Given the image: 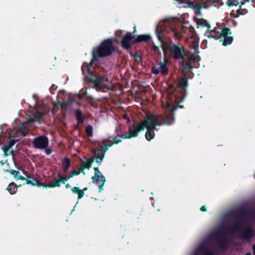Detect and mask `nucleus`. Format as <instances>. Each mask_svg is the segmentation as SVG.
<instances>
[{
    "instance_id": "nucleus-1",
    "label": "nucleus",
    "mask_w": 255,
    "mask_h": 255,
    "mask_svg": "<svg viewBox=\"0 0 255 255\" xmlns=\"http://www.w3.org/2000/svg\"><path fill=\"white\" fill-rule=\"evenodd\" d=\"M188 29L189 32H191L194 30V27L190 26L187 27L183 24H179L178 28L174 26V23L165 21L163 23H159L156 26L155 29V33L158 39L160 41L161 44V48L165 56L166 52L169 50V47L171 46V44H168L164 40V36L165 33H169L172 32L174 34V37L177 39L181 38L182 35L181 32L185 33L186 30Z\"/></svg>"
},
{
    "instance_id": "nucleus-2",
    "label": "nucleus",
    "mask_w": 255,
    "mask_h": 255,
    "mask_svg": "<svg viewBox=\"0 0 255 255\" xmlns=\"http://www.w3.org/2000/svg\"><path fill=\"white\" fill-rule=\"evenodd\" d=\"M116 40L114 38H110L103 40L97 47H94L92 51V58L88 66H92L94 62L97 61L99 58H103L111 56L114 51H117V47L114 42Z\"/></svg>"
},
{
    "instance_id": "nucleus-3",
    "label": "nucleus",
    "mask_w": 255,
    "mask_h": 255,
    "mask_svg": "<svg viewBox=\"0 0 255 255\" xmlns=\"http://www.w3.org/2000/svg\"><path fill=\"white\" fill-rule=\"evenodd\" d=\"M233 217L234 224L230 228L224 227L222 231H227L230 234H234L238 232L242 226V217H247L249 215L247 210L244 207L239 208L231 213Z\"/></svg>"
},
{
    "instance_id": "nucleus-4",
    "label": "nucleus",
    "mask_w": 255,
    "mask_h": 255,
    "mask_svg": "<svg viewBox=\"0 0 255 255\" xmlns=\"http://www.w3.org/2000/svg\"><path fill=\"white\" fill-rule=\"evenodd\" d=\"M43 117L44 115L42 113L39 112H36L33 118H30L28 120L22 123L17 128H14V129L11 131L9 134L10 136L12 137L15 138V136L14 135V134L15 133H20L23 136H25L27 134V132L25 130L30 129L31 123L33 122H39V123H41L44 121Z\"/></svg>"
},
{
    "instance_id": "nucleus-5",
    "label": "nucleus",
    "mask_w": 255,
    "mask_h": 255,
    "mask_svg": "<svg viewBox=\"0 0 255 255\" xmlns=\"http://www.w3.org/2000/svg\"><path fill=\"white\" fill-rule=\"evenodd\" d=\"M174 121V116L173 111L165 116L152 114L146 117L147 124L154 125L156 127L162 125L170 126L173 123Z\"/></svg>"
},
{
    "instance_id": "nucleus-6",
    "label": "nucleus",
    "mask_w": 255,
    "mask_h": 255,
    "mask_svg": "<svg viewBox=\"0 0 255 255\" xmlns=\"http://www.w3.org/2000/svg\"><path fill=\"white\" fill-rule=\"evenodd\" d=\"M58 177L59 179H54V180L51 181L48 184H46L45 183L41 184L40 182L34 177L27 176L26 178V183L27 184H30L34 186H41L42 185L45 187H48L50 188H54L56 187H59L61 185V183H64V176H62L59 174Z\"/></svg>"
},
{
    "instance_id": "nucleus-7",
    "label": "nucleus",
    "mask_w": 255,
    "mask_h": 255,
    "mask_svg": "<svg viewBox=\"0 0 255 255\" xmlns=\"http://www.w3.org/2000/svg\"><path fill=\"white\" fill-rule=\"evenodd\" d=\"M170 56L174 60H183L185 55H187V50L184 46L179 44L172 43L169 47Z\"/></svg>"
},
{
    "instance_id": "nucleus-8",
    "label": "nucleus",
    "mask_w": 255,
    "mask_h": 255,
    "mask_svg": "<svg viewBox=\"0 0 255 255\" xmlns=\"http://www.w3.org/2000/svg\"><path fill=\"white\" fill-rule=\"evenodd\" d=\"M147 122H146V118L143 121H140L136 123H134L133 125V130L129 128L128 134H125L124 137L125 138H131L132 137H136L138 136V133L145 129L146 128Z\"/></svg>"
},
{
    "instance_id": "nucleus-9",
    "label": "nucleus",
    "mask_w": 255,
    "mask_h": 255,
    "mask_svg": "<svg viewBox=\"0 0 255 255\" xmlns=\"http://www.w3.org/2000/svg\"><path fill=\"white\" fill-rule=\"evenodd\" d=\"M94 176H92V182L99 184V192H101L103 190V186L106 182L105 177L102 174L98 167H94Z\"/></svg>"
},
{
    "instance_id": "nucleus-10",
    "label": "nucleus",
    "mask_w": 255,
    "mask_h": 255,
    "mask_svg": "<svg viewBox=\"0 0 255 255\" xmlns=\"http://www.w3.org/2000/svg\"><path fill=\"white\" fill-rule=\"evenodd\" d=\"M48 138L45 135L37 137L33 140V146L38 149L46 148L48 146Z\"/></svg>"
},
{
    "instance_id": "nucleus-11",
    "label": "nucleus",
    "mask_w": 255,
    "mask_h": 255,
    "mask_svg": "<svg viewBox=\"0 0 255 255\" xmlns=\"http://www.w3.org/2000/svg\"><path fill=\"white\" fill-rule=\"evenodd\" d=\"M134 39V36H133L131 32H127L121 41L122 47L127 50L129 49L132 46V44L135 43Z\"/></svg>"
},
{
    "instance_id": "nucleus-12",
    "label": "nucleus",
    "mask_w": 255,
    "mask_h": 255,
    "mask_svg": "<svg viewBox=\"0 0 255 255\" xmlns=\"http://www.w3.org/2000/svg\"><path fill=\"white\" fill-rule=\"evenodd\" d=\"M52 113L54 115L59 116L60 118L64 117V99L57 100V101L53 104Z\"/></svg>"
},
{
    "instance_id": "nucleus-13",
    "label": "nucleus",
    "mask_w": 255,
    "mask_h": 255,
    "mask_svg": "<svg viewBox=\"0 0 255 255\" xmlns=\"http://www.w3.org/2000/svg\"><path fill=\"white\" fill-rule=\"evenodd\" d=\"M255 232L253 227L248 226L244 230H242L240 238L243 240L249 242L255 237Z\"/></svg>"
},
{
    "instance_id": "nucleus-14",
    "label": "nucleus",
    "mask_w": 255,
    "mask_h": 255,
    "mask_svg": "<svg viewBox=\"0 0 255 255\" xmlns=\"http://www.w3.org/2000/svg\"><path fill=\"white\" fill-rule=\"evenodd\" d=\"M213 236L216 239L221 249L223 250H227L228 246L227 241L225 237L223 235H221L218 232H215Z\"/></svg>"
},
{
    "instance_id": "nucleus-15",
    "label": "nucleus",
    "mask_w": 255,
    "mask_h": 255,
    "mask_svg": "<svg viewBox=\"0 0 255 255\" xmlns=\"http://www.w3.org/2000/svg\"><path fill=\"white\" fill-rule=\"evenodd\" d=\"M94 160L95 159V161L98 163L101 164L104 159L105 157L104 152H103L101 148H96L93 150Z\"/></svg>"
},
{
    "instance_id": "nucleus-16",
    "label": "nucleus",
    "mask_w": 255,
    "mask_h": 255,
    "mask_svg": "<svg viewBox=\"0 0 255 255\" xmlns=\"http://www.w3.org/2000/svg\"><path fill=\"white\" fill-rule=\"evenodd\" d=\"M189 6L191 7L196 15L201 14V10L203 8H206L207 7L206 3H194V2H190L189 3Z\"/></svg>"
},
{
    "instance_id": "nucleus-17",
    "label": "nucleus",
    "mask_w": 255,
    "mask_h": 255,
    "mask_svg": "<svg viewBox=\"0 0 255 255\" xmlns=\"http://www.w3.org/2000/svg\"><path fill=\"white\" fill-rule=\"evenodd\" d=\"M115 133L116 135L114 136L112 141H117V144L120 143L122 141V139H126L124 137L125 135H123L121 126L119 125L117 126L115 130Z\"/></svg>"
},
{
    "instance_id": "nucleus-18",
    "label": "nucleus",
    "mask_w": 255,
    "mask_h": 255,
    "mask_svg": "<svg viewBox=\"0 0 255 255\" xmlns=\"http://www.w3.org/2000/svg\"><path fill=\"white\" fill-rule=\"evenodd\" d=\"M94 162V158L90 157L86 159L85 161H82L81 164V167L80 168L82 172L85 174L84 170L85 169H90L91 167L92 164Z\"/></svg>"
},
{
    "instance_id": "nucleus-19",
    "label": "nucleus",
    "mask_w": 255,
    "mask_h": 255,
    "mask_svg": "<svg viewBox=\"0 0 255 255\" xmlns=\"http://www.w3.org/2000/svg\"><path fill=\"white\" fill-rule=\"evenodd\" d=\"M181 65L183 66V72L185 75L187 74L190 72V70L194 68L191 62L188 60L185 61L184 59L182 60Z\"/></svg>"
},
{
    "instance_id": "nucleus-20",
    "label": "nucleus",
    "mask_w": 255,
    "mask_h": 255,
    "mask_svg": "<svg viewBox=\"0 0 255 255\" xmlns=\"http://www.w3.org/2000/svg\"><path fill=\"white\" fill-rule=\"evenodd\" d=\"M6 163V168H4L3 171L4 172H8L13 175L15 178H17V175L19 173L18 171L14 170L13 169H9V164L7 162V160H5V161L1 160L0 161V163L1 166H3V164Z\"/></svg>"
},
{
    "instance_id": "nucleus-21",
    "label": "nucleus",
    "mask_w": 255,
    "mask_h": 255,
    "mask_svg": "<svg viewBox=\"0 0 255 255\" xmlns=\"http://www.w3.org/2000/svg\"><path fill=\"white\" fill-rule=\"evenodd\" d=\"M151 39V37L149 35H139L137 36L136 38L134 37V42L135 43H140L143 41L148 42L149 41H150Z\"/></svg>"
},
{
    "instance_id": "nucleus-22",
    "label": "nucleus",
    "mask_w": 255,
    "mask_h": 255,
    "mask_svg": "<svg viewBox=\"0 0 255 255\" xmlns=\"http://www.w3.org/2000/svg\"><path fill=\"white\" fill-rule=\"evenodd\" d=\"M104 80V78L103 77H98L95 78H92L89 79V81L94 84L96 88H101L103 86L102 83Z\"/></svg>"
},
{
    "instance_id": "nucleus-23",
    "label": "nucleus",
    "mask_w": 255,
    "mask_h": 255,
    "mask_svg": "<svg viewBox=\"0 0 255 255\" xmlns=\"http://www.w3.org/2000/svg\"><path fill=\"white\" fill-rule=\"evenodd\" d=\"M165 62H163L160 61L159 63V70L161 73L163 75H166L168 73L169 69L165 63L167 61V59L166 58H164Z\"/></svg>"
},
{
    "instance_id": "nucleus-24",
    "label": "nucleus",
    "mask_w": 255,
    "mask_h": 255,
    "mask_svg": "<svg viewBox=\"0 0 255 255\" xmlns=\"http://www.w3.org/2000/svg\"><path fill=\"white\" fill-rule=\"evenodd\" d=\"M188 86V79L186 77H181L178 81L177 87L185 90Z\"/></svg>"
},
{
    "instance_id": "nucleus-25",
    "label": "nucleus",
    "mask_w": 255,
    "mask_h": 255,
    "mask_svg": "<svg viewBox=\"0 0 255 255\" xmlns=\"http://www.w3.org/2000/svg\"><path fill=\"white\" fill-rule=\"evenodd\" d=\"M75 115L78 124H82L84 123L85 117L80 109H77L75 111Z\"/></svg>"
},
{
    "instance_id": "nucleus-26",
    "label": "nucleus",
    "mask_w": 255,
    "mask_h": 255,
    "mask_svg": "<svg viewBox=\"0 0 255 255\" xmlns=\"http://www.w3.org/2000/svg\"><path fill=\"white\" fill-rule=\"evenodd\" d=\"M17 186L13 182L10 183L6 188V190H7L11 195L15 193L17 191Z\"/></svg>"
},
{
    "instance_id": "nucleus-27",
    "label": "nucleus",
    "mask_w": 255,
    "mask_h": 255,
    "mask_svg": "<svg viewBox=\"0 0 255 255\" xmlns=\"http://www.w3.org/2000/svg\"><path fill=\"white\" fill-rule=\"evenodd\" d=\"M249 0H241V2H240L241 3V5H240V8L238 9L237 11H236V17H239V15H243V14H246L247 12V10L246 9H242L241 8V6L243 4H244L246 1H249Z\"/></svg>"
},
{
    "instance_id": "nucleus-28",
    "label": "nucleus",
    "mask_w": 255,
    "mask_h": 255,
    "mask_svg": "<svg viewBox=\"0 0 255 255\" xmlns=\"http://www.w3.org/2000/svg\"><path fill=\"white\" fill-rule=\"evenodd\" d=\"M81 172H82V171H81L80 168L73 170L68 175H65V181H68L74 176L79 175Z\"/></svg>"
},
{
    "instance_id": "nucleus-29",
    "label": "nucleus",
    "mask_w": 255,
    "mask_h": 255,
    "mask_svg": "<svg viewBox=\"0 0 255 255\" xmlns=\"http://www.w3.org/2000/svg\"><path fill=\"white\" fill-rule=\"evenodd\" d=\"M198 25H200L203 27H206L207 28V31H210L211 26L210 24L208 22V21L203 18H201L199 20V21L197 22Z\"/></svg>"
},
{
    "instance_id": "nucleus-30",
    "label": "nucleus",
    "mask_w": 255,
    "mask_h": 255,
    "mask_svg": "<svg viewBox=\"0 0 255 255\" xmlns=\"http://www.w3.org/2000/svg\"><path fill=\"white\" fill-rule=\"evenodd\" d=\"M72 191L75 194H77L78 195V199H81L84 195L83 191L80 189L78 187H74L72 189Z\"/></svg>"
},
{
    "instance_id": "nucleus-31",
    "label": "nucleus",
    "mask_w": 255,
    "mask_h": 255,
    "mask_svg": "<svg viewBox=\"0 0 255 255\" xmlns=\"http://www.w3.org/2000/svg\"><path fill=\"white\" fill-rule=\"evenodd\" d=\"M197 54H196L195 53H192L190 54L189 51L188 50L187 55H185V56H186L188 58V61L191 62L192 64L197 60Z\"/></svg>"
},
{
    "instance_id": "nucleus-32",
    "label": "nucleus",
    "mask_w": 255,
    "mask_h": 255,
    "mask_svg": "<svg viewBox=\"0 0 255 255\" xmlns=\"http://www.w3.org/2000/svg\"><path fill=\"white\" fill-rule=\"evenodd\" d=\"M232 34V31L231 29L227 27H225L221 30L220 32V34L221 37H225L228 36V35H231Z\"/></svg>"
},
{
    "instance_id": "nucleus-33",
    "label": "nucleus",
    "mask_w": 255,
    "mask_h": 255,
    "mask_svg": "<svg viewBox=\"0 0 255 255\" xmlns=\"http://www.w3.org/2000/svg\"><path fill=\"white\" fill-rule=\"evenodd\" d=\"M212 32H213L212 30L211 31H206V33H205V35L207 36V37H209V38H214L215 40L219 39L221 37V35L220 34V33H218L217 34L213 35L212 33Z\"/></svg>"
},
{
    "instance_id": "nucleus-34",
    "label": "nucleus",
    "mask_w": 255,
    "mask_h": 255,
    "mask_svg": "<svg viewBox=\"0 0 255 255\" xmlns=\"http://www.w3.org/2000/svg\"><path fill=\"white\" fill-rule=\"evenodd\" d=\"M155 137V132L150 131L149 129H147L145 134V137L148 141H150Z\"/></svg>"
},
{
    "instance_id": "nucleus-35",
    "label": "nucleus",
    "mask_w": 255,
    "mask_h": 255,
    "mask_svg": "<svg viewBox=\"0 0 255 255\" xmlns=\"http://www.w3.org/2000/svg\"><path fill=\"white\" fill-rule=\"evenodd\" d=\"M233 41V37L232 36H228L224 37L222 44L224 46H227L231 44Z\"/></svg>"
},
{
    "instance_id": "nucleus-36",
    "label": "nucleus",
    "mask_w": 255,
    "mask_h": 255,
    "mask_svg": "<svg viewBox=\"0 0 255 255\" xmlns=\"http://www.w3.org/2000/svg\"><path fill=\"white\" fill-rule=\"evenodd\" d=\"M240 2L241 0H227L226 3L229 6H233L241 4Z\"/></svg>"
},
{
    "instance_id": "nucleus-37",
    "label": "nucleus",
    "mask_w": 255,
    "mask_h": 255,
    "mask_svg": "<svg viewBox=\"0 0 255 255\" xmlns=\"http://www.w3.org/2000/svg\"><path fill=\"white\" fill-rule=\"evenodd\" d=\"M87 135L89 137H92L93 134V128L91 125H88L85 129Z\"/></svg>"
},
{
    "instance_id": "nucleus-38",
    "label": "nucleus",
    "mask_w": 255,
    "mask_h": 255,
    "mask_svg": "<svg viewBox=\"0 0 255 255\" xmlns=\"http://www.w3.org/2000/svg\"><path fill=\"white\" fill-rule=\"evenodd\" d=\"M19 140L18 139H13L10 140L7 144L4 145L6 147V149H10L15 144V143Z\"/></svg>"
},
{
    "instance_id": "nucleus-39",
    "label": "nucleus",
    "mask_w": 255,
    "mask_h": 255,
    "mask_svg": "<svg viewBox=\"0 0 255 255\" xmlns=\"http://www.w3.org/2000/svg\"><path fill=\"white\" fill-rule=\"evenodd\" d=\"M146 128L147 129H149L150 131L153 132H154L155 130H157L156 126L151 124H147Z\"/></svg>"
},
{
    "instance_id": "nucleus-40",
    "label": "nucleus",
    "mask_w": 255,
    "mask_h": 255,
    "mask_svg": "<svg viewBox=\"0 0 255 255\" xmlns=\"http://www.w3.org/2000/svg\"><path fill=\"white\" fill-rule=\"evenodd\" d=\"M70 160L69 158L65 157V171L70 166Z\"/></svg>"
},
{
    "instance_id": "nucleus-41",
    "label": "nucleus",
    "mask_w": 255,
    "mask_h": 255,
    "mask_svg": "<svg viewBox=\"0 0 255 255\" xmlns=\"http://www.w3.org/2000/svg\"><path fill=\"white\" fill-rule=\"evenodd\" d=\"M2 149L3 151V152H4L3 154L5 156H6L8 155H9L10 153L13 152L12 150L9 151L10 149H6V147L4 146H3Z\"/></svg>"
},
{
    "instance_id": "nucleus-42",
    "label": "nucleus",
    "mask_w": 255,
    "mask_h": 255,
    "mask_svg": "<svg viewBox=\"0 0 255 255\" xmlns=\"http://www.w3.org/2000/svg\"><path fill=\"white\" fill-rule=\"evenodd\" d=\"M207 250L208 249L206 248L205 246L203 244L201 245L198 248V251L202 252L203 254H204Z\"/></svg>"
},
{
    "instance_id": "nucleus-43",
    "label": "nucleus",
    "mask_w": 255,
    "mask_h": 255,
    "mask_svg": "<svg viewBox=\"0 0 255 255\" xmlns=\"http://www.w3.org/2000/svg\"><path fill=\"white\" fill-rule=\"evenodd\" d=\"M151 72L154 74L157 75L160 72V71L159 69L155 67H153L151 69Z\"/></svg>"
},
{
    "instance_id": "nucleus-44",
    "label": "nucleus",
    "mask_w": 255,
    "mask_h": 255,
    "mask_svg": "<svg viewBox=\"0 0 255 255\" xmlns=\"http://www.w3.org/2000/svg\"><path fill=\"white\" fill-rule=\"evenodd\" d=\"M193 48L194 50V53L196 54H198L199 53L198 51V44L194 43L193 45Z\"/></svg>"
},
{
    "instance_id": "nucleus-45",
    "label": "nucleus",
    "mask_w": 255,
    "mask_h": 255,
    "mask_svg": "<svg viewBox=\"0 0 255 255\" xmlns=\"http://www.w3.org/2000/svg\"><path fill=\"white\" fill-rule=\"evenodd\" d=\"M72 102H73L72 100H68L67 101H65V103H64L65 109H66V108L67 107H68L69 105H70L71 104V103H72Z\"/></svg>"
},
{
    "instance_id": "nucleus-46",
    "label": "nucleus",
    "mask_w": 255,
    "mask_h": 255,
    "mask_svg": "<svg viewBox=\"0 0 255 255\" xmlns=\"http://www.w3.org/2000/svg\"><path fill=\"white\" fill-rule=\"evenodd\" d=\"M204 255H214L213 251L207 250L204 254Z\"/></svg>"
},
{
    "instance_id": "nucleus-47",
    "label": "nucleus",
    "mask_w": 255,
    "mask_h": 255,
    "mask_svg": "<svg viewBox=\"0 0 255 255\" xmlns=\"http://www.w3.org/2000/svg\"><path fill=\"white\" fill-rule=\"evenodd\" d=\"M57 89V86L55 85H52L49 89V90L51 93Z\"/></svg>"
},
{
    "instance_id": "nucleus-48",
    "label": "nucleus",
    "mask_w": 255,
    "mask_h": 255,
    "mask_svg": "<svg viewBox=\"0 0 255 255\" xmlns=\"http://www.w3.org/2000/svg\"><path fill=\"white\" fill-rule=\"evenodd\" d=\"M108 149H109V148L106 145L102 146L101 149L102 150L103 152H104L105 154V152L108 150Z\"/></svg>"
},
{
    "instance_id": "nucleus-49",
    "label": "nucleus",
    "mask_w": 255,
    "mask_h": 255,
    "mask_svg": "<svg viewBox=\"0 0 255 255\" xmlns=\"http://www.w3.org/2000/svg\"><path fill=\"white\" fill-rule=\"evenodd\" d=\"M115 144H117V141H112V140L110 141V143L106 145L108 147V148L111 147Z\"/></svg>"
},
{
    "instance_id": "nucleus-50",
    "label": "nucleus",
    "mask_w": 255,
    "mask_h": 255,
    "mask_svg": "<svg viewBox=\"0 0 255 255\" xmlns=\"http://www.w3.org/2000/svg\"><path fill=\"white\" fill-rule=\"evenodd\" d=\"M45 149V153L47 155H49L52 152V150L50 148H47V147Z\"/></svg>"
},
{
    "instance_id": "nucleus-51",
    "label": "nucleus",
    "mask_w": 255,
    "mask_h": 255,
    "mask_svg": "<svg viewBox=\"0 0 255 255\" xmlns=\"http://www.w3.org/2000/svg\"><path fill=\"white\" fill-rule=\"evenodd\" d=\"M16 179L21 180H25L26 181V178H25L24 177H23L22 175H19L18 176H17V178Z\"/></svg>"
},
{
    "instance_id": "nucleus-52",
    "label": "nucleus",
    "mask_w": 255,
    "mask_h": 255,
    "mask_svg": "<svg viewBox=\"0 0 255 255\" xmlns=\"http://www.w3.org/2000/svg\"><path fill=\"white\" fill-rule=\"evenodd\" d=\"M153 49L155 52H160V49L158 46L154 45L153 47Z\"/></svg>"
},
{
    "instance_id": "nucleus-53",
    "label": "nucleus",
    "mask_w": 255,
    "mask_h": 255,
    "mask_svg": "<svg viewBox=\"0 0 255 255\" xmlns=\"http://www.w3.org/2000/svg\"><path fill=\"white\" fill-rule=\"evenodd\" d=\"M85 94H79L78 95V97L79 99H80V100L83 99L84 98V96H85Z\"/></svg>"
},
{
    "instance_id": "nucleus-54",
    "label": "nucleus",
    "mask_w": 255,
    "mask_h": 255,
    "mask_svg": "<svg viewBox=\"0 0 255 255\" xmlns=\"http://www.w3.org/2000/svg\"><path fill=\"white\" fill-rule=\"evenodd\" d=\"M200 209L202 212H206V211H207V209H206L205 206H204V205L201 206V207L200 208Z\"/></svg>"
},
{
    "instance_id": "nucleus-55",
    "label": "nucleus",
    "mask_w": 255,
    "mask_h": 255,
    "mask_svg": "<svg viewBox=\"0 0 255 255\" xmlns=\"http://www.w3.org/2000/svg\"><path fill=\"white\" fill-rule=\"evenodd\" d=\"M253 254L255 255V244L253 246Z\"/></svg>"
},
{
    "instance_id": "nucleus-56",
    "label": "nucleus",
    "mask_w": 255,
    "mask_h": 255,
    "mask_svg": "<svg viewBox=\"0 0 255 255\" xmlns=\"http://www.w3.org/2000/svg\"><path fill=\"white\" fill-rule=\"evenodd\" d=\"M62 162V168L64 169V159H61Z\"/></svg>"
},
{
    "instance_id": "nucleus-57",
    "label": "nucleus",
    "mask_w": 255,
    "mask_h": 255,
    "mask_svg": "<svg viewBox=\"0 0 255 255\" xmlns=\"http://www.w3.org/2000/svg\"><path fill=\"white\" fill-rule=\"evenodd\" d=\"M208 1L212 2L213 3H215L217 1V0H206Z\"/></svg>"
},
{
    "instance_id": "nucleus-58",
    "label": "nucleus",
    "mask_w": 255,
    "mask_h": 255,
    "mask_svg": "<svg viewBox=\"0 0 255 255\" xmlns=\"http://www.w3.org/2000/svg\"><path fill=\"white\" fill-rule=\"evenodd\" d=\"M108 140H109V139H104L103 141V143H105L106 142H108Z\"/></svg>"
},
{
    "instance_id": "nucleus-59",
    "label": "nucleus",
    "mask_w": 255,
    "mask_h": 255,
    "mask_svg": "<svg viewBox=\"0 0 255 255\" xmlns=\"http://www.w3.org/2000/svg\"><path fill=\"white\" fill-rule=\"evenodd\" d=\"M87 190V188L85 187L83 189H82V190H83V193H84V191H86Z\"/></svg>"
},
{
    "instance_id": "nucleus-60",
    "label": "nucleus",
    "mask_w": 255,
    "mask_h": 255,
    "mask_svg": "<svg viewBox=\"0 0 255 255\" xmlns=\"http://www.w3.org/2000/svg\"><path fill=\"white\" fill-rule=\"evenodd\" d=\"M69 187H70V185H69V184H67L66 185V187L67 188H69Z\"/></svg>"
},
{
    "instance_id": "nucleus-61",
    "label": "nucleus",
    "mask_w": 255,
    "mask_h": 255,
    "mask_svg": "<svg viewBox=\"0 0 255 255\" xmlns=\"http://www.w3.org/2000/svg\"><path fill=\"white\" fill-rule=\"evenodd\" d=\"M124 119H128V116H127V115H125V116H124Z\"/></svg>"
},
{
    "instance_id": "nucleus-62",
    "label": "nucleus",
    "mask_w": 255,
    "mask_h": 255,
    "mask_svg": "<svg viewBox=\"0 0 255 255\" xmlns=\"http://www.w3.org/2000/svg\"><path fill=\"white\" fill-rule=\"evenodd\" d=\"M178 106L179 108H183V105L180 106V105H178Z\"/></svg>"
},
{
    "instance_id": "nucleus-63",
    "label": "nucleus",
    "mask_w": 255,
    "mask_h": 255,
    "mask_svg": "<svg viewBox=\"0 0 255 255\" xmlns=\"http://www.w3.org/2000/svg\"><path fill=\"white\" fill-rule=\"evenodd\" d=\"M60 92L64 94V90H61Z\"/></svg>"
},
{
    "instance_id": "nucleus-64",
    "label": "nucleus",
    "mask_w": 255,
    "mask_h": 255,
    "mask_svg": "<svg viewBox=\"0 0 255 255\" xmlns=\"http://www.w3.org/2000/svg\"><path fill=\"white\" fill-rule=\"evenodd\" d=\"M3 166H5V168H6V167H7V166H6V163H5L3 164Z\"/></svg>"
}]
</instances>
